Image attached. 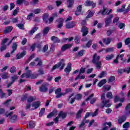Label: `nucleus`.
Listing matches in <instances>:
<instances>
[{
	"instance_id": "31",
	"label": "nucleus",
	"mask_w": 130,
	"mask_h": 130,
	"mask_svg": "<svg viewBox=\"0 0 130 130\" xmlns=\"http://www.w3.org/2000/svg\"><path fill=\"white\" fill-rule=\"evenodd\" d=\"M84 79H85V75H81V74H80L75 78V81H77V80H84Z\"/></svg>"
},
{
	"instance_id": "61",
	"label": "nucleus",
	"mask_w": 130,
	"mask_h": 130,
	"mask_svg": "<svg viewBox=\"0 0 130 130\" xmlns=\"http://www.w3.org/2000/svg\"><path fill=\"white\" fill-rule=\"evenodd\" d=\"M24 2L25 0H17L16 4L17 5H22Z\"/></svg>"
},
{
	"instance_id": "52",
	"label": "nucleus",
	"mask_w": 130,
	"mask_h": 130,
	"mask_svg": "<svg viewBox=\"0 0 130 130\" xmlns=\"http://www.w3.org/2000/svg\"><path fill=\"white\" fill-rule=\"evenodd\" d=\"M36 45H41V44H40L39 43L34 44L31 47V51H34Z\"/></svg>"
},
{
	"instance_id": "46",
	"label": "nucleus",
	"mask_w": 130,
	"mask_h": 130,
	"mask_svg": "<svg viewBox=\"0 0 130 130\" xmlns=\"http://www.w3.org/2000/svg\"><path fill=\"white\" fill-rule=\"evenodd\" d=\"M0 96L1 98H5V97H7V94L3 92V90L2 89H0Z\"/></svg>"
},
{
	"instance_id": "26",
	"label": "nucleus",
	"mask_w": 130,
	"mask_h": 130,
	"mask_svg": "<svg viewBox=\"0 0 130 130\" xmlns=\"http://www.w3.org/2000/svg\"><path fill=\"white\" fill-rule=\"evenodd\" d=\"M106 76H107V73H106V71H102L99 75V78H100V79H102V78H104L105 77H106Z\"/></svg>"
},
{
	"instance_id": "37",
	"label": "nucleus",
	"mask_w": 130,
	"mask_h": 130,
	"mask_svg": "<svg viewBox=\"0 0 130 130\" xmlns=\"http://www.w3.org/2000/svg\"><path fill=\"white\" fill-rule=\"evenodd\" d=\"M126 114H130V104H128L125 107Z\"/></svg>"
},
{
	"instance_id": "15",
	"label": "nucleus",
	"mask_w": 130,
	"mask_h": 130,
	"mask_svg": "<svg viewBox=\"0 0 130 130\" xmlns=\"http://www.w3.org/2000/svg\"><path fill=\"white\" fill-rule=\"evenodd\" d=\"M76 22L72 21V22H69L68 23H67L66 24V28L67 29H70L71 28H74V27H75V26H76Z\"/></svg>"
},
{
	"instance_id": "30",
	"label": "nucleus",
	"mask_w": 130,
	"mask_h": 130,
	"mask_svg": "<svg viewBox=\"0 0 130 130\" xmlns=\"http://www.w3.org/2000/svg\"><path fill=\"white\" fill-rule=\"evenodd\" d=\"M58 22H59V23L57 25V28H61L62 27V25H63L62 23L63 22V19H62V18H60L58 20Z\"/></svg>"
},
{
	"instance_id": "50",
	"label": "nucleus",
	"mask_w": 130,
	"mask_h": 130,
	"mask_svg": "<svg viewBox=\"0 0 130 130\" xmlns=\"http://www.w3.org/2000/svg\"><path fill=\"white\" fill-rule=\"evenodd\" d=\"M99 111V109H96L94 113H91V116L94 117V116H96L97 114H98V112Z\"/></svg>"
},
{
	"instance_id": "25",
	"label": "nucleus",
	"mask_w": 130,
	"mask_h": 130,
	"mask_svg": "<svg viewBox=\"0 0 130 130\" xmlns=\"http://www.w3.org/2000/svg\"><path fill=\"white\" fill-rule=\"evenodd\" d=\"M13 29V27L12 26H8L6 28L5 30L4 31V34H7L8 33H10L11 31Z\"/></svg>"
},
{
	"instance_id": "58",
	"label": "nucleus",
	"mask_w": 130,
	"mask_h": 130,
	"mask_svg": "<svg viewBox=\"0 0 130 130\" xmlns=\"http://www.w3.org/2000/svg\"><path fill=\"white\" fill-rule=\"evenodd\" d=\"M17 27H18V28L19 29H21V30H24V29H25V28L24 27V24H17Z\"/></svg>"
},
{
	"instance_id": "28",
	"label": "nucleus",
	"mask_w": 130,
	"mask_h": 130,
	"mask_svg": "<svg viewBox=\"0 0 130 130\" xmlns=\"http://www.w3.org/2000/svg\"><path fill=\"white\" fill-rule=\"evenodd\" d=\"M86 123H89V120H87L86 119H84L81 122V123L79 125V127H82V126H84Z\"/></svg>"
},
{
	"instance_id": "54",
	"label": "nucleus",
	"mask_w": 130,
	"mask_h": 130,
	"mask_svg": "<svg viewBox=\"0 0 130 130\" xmlns=\"http://www.w3.org/2000/svg\"><path fill=\"white\" fill-rule=\"evenodd\" d=\"M69 4L68 5V8H72L74 5V0H69Z\"/></svg>"
},
{
	"instance_id": "20",
	"label": "nucleus",
	"mask_w": 130,
	"mask_h": 130,
	"mask_svg": "<svg viewBox=\"0 0 130 130\" xmlns=\"http://www.w3.org/2000/svg\"><path fill=\"white\" fill-rule=\"evenodd\" d=\"M112 41V39L111 38L103 39V42L107 45L110 44Z\"/></svg>"
},
{
	"instance_id": "40",
	"label": "nucleus",
	"mask_w": 130,
	"mask_h": 130,
	"mask_svg": "<svg viewBox=\"0 0 130 130\" xmlns=\"http://www.w3.org/2000/svg\"><path fill=\"white\" fill-rule=\"evenodd\" d=\"M54 50H55V47L54 46L53 44H52L49 51V53L50 54L53 53V52H54Z\"/></svg>"
},
{
	"instance_id": "60",
	"label": "nucleus",
	"mask_w": 130,
	"mask_h": 130,
	"mask_svg": "<svg viewBox=\"0 0 130 130\" xmlns=\"http://www.w3.org/2000/svg\"><path fill=\"white\" fill-rule=\"evenodd\" d=\"M35 57V54H33L29 57L28 60L26 61V62L28 63V62H29L31 59H33V58H34Z\"/></svg>"
},
{
	"instance_id": "64",
	"label": "nucleus",
	"mask_w": 130,
	"mask_h": 130,
	"mask_svg": "<svg viewBox=\"0 0 130 130\" xmlns=\"http://www.w3.org/2000/svg\"><path fill=\"white\" fill-rule=\"evenodd\" d=\"M41 12V9H37L34 10V13H35V14H39V13H40Z\"/></svg>"
},
{
	"instance_id": "59",
	"label": "nucleus",
	"mask_w": 130,
	"mask_h": 130,
	"mask_svg": "<svg viewBox=\"0 0 130 130\" xmlns=\"http://www.w3.org/2000/svg\"><path fill=\"white\" fill-rule=\"evenodd\" d=\"M16 71H17V69L15 67H12L10 70V73H15Z\"/></svg>"
},
{
	"instance_id": "22",
	"label": "nucleus",
	"mask_w": 130,
	"mask_h": 130,
	"mask_svg": "<svg viewBox=\"0 0 130 130\" xmlns=\"http://www.w3.org/2000/svg\"><path fill=\"white\" fill-rule=\"evenodd\" d=\"M51 40H52V41H53L54 43H59V42H60V40H59V39L55 36L52 37L51 38Z\"/></svg>"
},
{
	"instance_id": "44",
	"label": "nucleus",
	"mask_w": 130,
	"mask_h": 130,
	"mask_svg": "<svg viewBox=\"0 0 130 130\" xmlns=\"http://www.w3.org/2000/svg\"><path fill=\"white\" fill-rule=\"evenodd\" d=\"M49 16V14H48V13H45L43 16V19L44 20V21H45V22L46 23H47V21H46V19L47 18H48V16Z\"/></svg>"
},
{
	"instance_id": "27",
	"label": "nucleus",
	"mask_w": 130,
	"mask_h": 130,
	"mask_svg": "<svg viewBox=\"0 0 130 130\" xmlns=\"http://www.w3.org/2000/svg\"><path fill=\"white\" fill-rule=\"evenodd\" d=\"M126 119V118L125 116H122V117H120L118 120V123H119V124H121L122 122H124V121H125V120Z\"/></svg>"
},
{
	"instance_id": "33",
	"label": "nucleus",
	"mask_w": 130,
	"mask_h": 130,
	"mask_svg": "<svg viewBox=\"0 0 130 130\" xmlns=\"http://www.w3.org/2000/svg\"><path fill=\"white\" fill-rule=\"evenodd\" d=\"M114 57V55L113 54H111V55H107L105 57V59L106 60H110L112 59Z\"/></svg>"
},
{
	"instance_id": "62",
	"label": "nucleus",
	"mask_w": 130,
	"mask_h": 130,
	"mask_svg": "<svg viewBox=\"0 0 130 130\" xmlns=\"http://www.w3.org/2000/svg\"><path fill=\"white\" fill-rule=\"evenodd\" d=\"M114 50V49L113 48H108L106 50V52H112V51H113Z\"/></svg>"
},
{
	"instance_id": "16",
	"label": "nucleus",
	"mask_w": 130,
	"mask_h": 130,
	"mask_svg": "<svg viewBox=\"0 0 130 130\" xmlns=\"http://www.w3.org/2000/svg\"><path fill=\"white\" fill-rule=\"evenodd\" d=\"M12 113H10L9 115H6V117H8V116H9L10 119V121H11V122H15V121H16V120L17 119V115H14L13 116H11V114H12Z\"/></svg>"
},
{
	"instance_id": "21",
	"label": "nucleus",
	"mask_w": 130,
	"mask_h": 130,
	"mask_svg": "<svg viewBox=\"0 0 130 130\" xmlns=\"http://www.w3.org/2000/svg\"><path fill=\"white\" fill-rule=\"evenodd\" d=\"M108 13V9L103 8V10H101L100 11V13L102 14V15H107Z\"/></svg>"
},
{
	"instance_id": "13",
	"label": "nucleus",
	"mask_w": 130,
	"mask_h": 130,
	"mask_svg": "<svg viewBox=\"0 0 130 130\" xmlns=\"http://www.w3.org/2000/svg\"><path fill=\"white\" fill-rule=\"evenodd\" d=\"M81 32H82V36H86L89 33V29L86 26H83L82 28Z\"/></svg>"
},
{
	"instance_id": "41",
	"label": "nucleus",
	"mask_w": 130,
	"mask_h": 130,
	"mask_svg": "<svg viewBox=\"0 0 130 130\" xmlns=\"http://www.w3.org/2000/svg\"><path fill=\"white\" fill-rule=\"evenodd\" d=\"M92 42H93V40H90L89 41H88L87 43L86 46H83V47H84V48L85 47H88V48L90 47L91 45H92Z\"/></svg>"
},
{
	"instance_id": "14",
	"label": "nucleus",
	"mask_w": 130,
	"mask_h": 130,
	"mask_svg": "<svg viewBox=\"0 0 130 130\" xmlns=\"http://www.w3.org/2000/svg\"><path fill=\"white\" fill-rule=\"evenodd\" d=\"M83 9V6L82 5H79L77 7V10L75 12V15L76 16H80L82 13V9Z\"/></svg>"
},
{
	"instance_id": "48",
	"label": "nucleus",
	"mask_w": 130,
	"mask_h": 130,
	"mask_svg": "<svg viewBox=\"0 0 130 130\" xmlns=\"http://www.w3.org/2000/svg\"><path fill=\"white\" fill-rule=\"evenodd\" d=\"M34 17V14L30 13L29 15H27V20L28 21H30L32 19V18Z\"/></svg>"
},
{
	"instance_id": "29",
	"label": "nucleus",
	"mask_w": 130,
	"mask_h": 130,
	"mask_svg": "<svg viewBox=\"0 0 130 130\" xmlns=\"http://www.w3.org/2000/svg\"><path fill=\"white\" fill-rule=\"evenodd\" d=\"M55 17H57V13H54L52 16L49 19V22L52 23L53 22V19L55 18Z\"/></svg>"
},
{
	"instance_id": "12",
	"label": "nucleus",
	"mask_w": 130,
	"mask_h": 130,
	"mask_svg": "<svg viewBox=\"0 0 130 130\" xmlns=\"http://www.w3.org/2000/svg\"><path fill=\"white\" fill-rule=\"evenodd\" d=\"M72 71V63H68L67 68L64 70V71L66 74H70V72Z\"/></svg>"
},
{
	"instance_id": "23",
	"label": "nucleus",
	"mask_w": 130,
	"mask_h": 130,
	"mask_svg": "<svg viewBox=\"0 0 130 130\" xmlns=\"http://www.w3.org/2000/svg\"><path fill=\"white\" fill-rule=\"evenodd\" d=\"M54 115H57V112L56 111H54L51 112L49 115H47V118H51L52 116H54Z\"/></svg>"
},
{
	"instance_id": "36",
	"label": "nucleus",
	"mask_w": 130,
	"mask_h": 130,
	"mask_svg": "<svg viewBox=\"0 0 130 130\" xmlns=\"http://www.w3.org/2000/svg\"><path fill=\"white\" fill-rule=\"evenodd\" d=\"M49 30H50V27H45L43 30L44 35H46V34H47L48 32H49Z\"/></svg>"
},
{
	"instance_id": "18",
	"label": "nucleus",
	"mask_w": 130,
	"mask_h": 130,
	"mask_svg": "<svg viewBox=\"0 0 130 130\" xmlns=\"http://www.w3.org/2000/svg\"><path fill=\"white\" fill-rule=\"evenodd\" d=\"M64 66H66V64H64V60L62 59L61 61L58 63V68H60V70H63Z\"/></svg>"
},
{
	"instance_id": "56",
	"label": "nucleus",
	"mask_w": 130,
	"mask_h": 130,
	"mask_svg": "<svg viewBox=\"0 0 130 130\" xmlns=\"http://www.w3.org/2000/svg\"><path fill=\"white\" fill-rule=\"evenodd\" d=\"M44 112H45V108H43L41 109L40 114H39V116H42L43 115Z\"/></svg>"
},
{
	"instance_id": "3",
	"label": "nucleus",
	"mask_w": 130,
	"mask_h": 130,
	"mask_svg": "<svg viewBox=\"0 0 130 130\" xmlns=\"http://www.w3.org/2000/svg\"><path fill=\"white\" fill-rule=\"evenodd\" d=\"M15 38H17V37H14L12 39V40L10 42V43H8V44H6V43H7V42H8V40H9V39H7V38L4 39L2 42V46L0 48L1 51H4V50H6V49H7V46H8V45H10V43H11L12 42V41H13V40H14V39H15Z\"/></svg>"
},
{
	"instance_id": "43",
	"label": "nucleus",
	"mask_w": 130,
	"mask_h": 130,
	"mask_svg": "<svg viewBox=\"0 0 130 130\" xmlns=\"http://www.w3.org/2000/svg\"><path fill=\"white\" fill-rule=\"evenodd\" d=\"M129 125H130V123L129 122H127L125 123L123 125V128H125L126 129H127V128H128V127H129Z\"/></svg>"
},
{
	"instance_id": "45",
	"label": "nucleus",
	"mask_w": 130,
	"mask_h": 130,
	"mask_svg": "<svg viewBox=\"0 0 130 130\" xmlns=\"http://www.w3.org/2000/svg\"><path fill=\"white\" fill-rule=\"evenodd\" d=\"M67 40H68L69 42H71V41H73V40H74V38L71 37L70 38H64L62 39V42H66V41H67Z\"/></svg>"
},
{
	"instance_id": "42",
	"label": "nucleus",
	"mask_w": 130,
	"mask_h": 130,
	"mask_svg": "<svg viewBox=\"0 0 130 130\" xmlns=\"http://www.w3.org/2000/svg\"><path fill=\"white\" fill-rule=\"evenodd\" d=\"M1 77L2 78L3 80H7V79H9V76L7 73H4L1 75Z\"/></svg>"
},
{
	"instance_id": "8",
	"label": "nucleus",
	"mask_w": 130,
	"mask_h": 130,
	"mask_svg": "<svg viewBox=\"0 0 130 130\" xmlns=\"http://www.w3.org/2000/svg\"><path fill=\"white\" fill-rule=\"evenodd\" d=\"M85 6L86 7H90L91 6L92 8H95L96 7V3H94L92 1H90V0H87L85 2Z\"/></svg>"
},
{
	"instance_id": "38",
	"label": "nucleus",
	"mask_w": 130,
	"mask_h": 130,
	"mask_svg": "<svg viewBox=\"0 0 130 130\" xmlns=\"http://www.w3.org/2000/svg\"><path fill=\"white\" fill-rule=\"evenodd\" d=\"M58 116L59 117H62V118H66V116H67V113H63V111H61L58 114Z\"/></svg>"
},
{
	"instance_id": "35",
	"label": "nucleus",
	"mask_w": 130,
	"mask_h": 130,
	"mask_svg": "<svg viewBox=\"0 0 130 130\" xmlns=\"http://www.w3.org/2000/svg\"><path fill=\"white\" fill-rule=\"evenodd\" d=\"M107 81L106 79H103L102 80H101L98 84V86L99 87H102V86L103 85H104V84H106Z\"/></svg>"
},
{
	"instance_id": "34",
	"label": "nucleus",
	"mask_w": 130,
	"mask_h": 130,
	"mask_svg": "<svg viewBox=\"0 0 130 130\" xmlns=\"http://www.w3.org/2000/svg\"><path fill=\"white\" fill-rule=\"evenodd\" d=\"M103 89L104 91H109L111 89V86L108 85H105L103 87Z\"/></svg>"
},
{
	"instance_id": "32",
	"label": "nucleus",
	"mask_w": 130,
	"mask_h": 130,
	"mask_svg": "<svg viewBox=\"0 0 130 130\" xmlns=\"http://www.w3.org/2000/svg\"><path fill=\"white\" fill-rule=\"evenodd\" d=\"M27 126L29 128H33V127H35V122L33 121L29 122Z\"/></svg>"
},
{
	"instance_id": "47",
	"label": "nucleus",
	"mask_w": 130,
	"mask_h": 130,
	"mask_svg": "<svg viewBox=\"0 0 130 130\" xmlns=\"http://www.w3.org/2000/svg\"><path fill=\"white\" fill-rule=\"evenodd\" d=\"M47 50H48V45H45L43 48V49L42 50V52H46V51H47Z\"/></svg>"
},
{
	"instance_id": "6",
	"label": "nucleus",
	"mask_w": 130,
	"mask_h": 130,
	"mask_svg": "<svg viewBox=\"0 0 130 130\" xmlns=\"http://www.w3.org/2000/svg\"><path fill=\"white\" fill-rule=\"evenodd\" d=\"M48 87H49V84L46 82L44 83L40 87L39 90L40 92L45 93V92H47L48 91V88H47Z\"/></svg>"
},
{
	"instance_id": "7",
	"label": "nucleus",
	"mask_w": 130,
	"mask_h": 130,
	"mask_svg": "<svg viewBox=\"0 0 130 130\" xmlns=\"http://www.w3.org/2000/svg\"><path fill=\"white\" fill-rule=\"evenodd\" d=\"M61 92V89L58 88L55 90V94H56V98H60L62 96H64L66 93H60Z\"/></svg>"
},
{
	"instance_id": "53",
	"label": "nucleus",
	"mask_w": 130,
	"mask_h": 130,
	"mask_svg": "<svg viewBox=\"0 0 130 130\" xmlns=\"http://www.w3.org/2000/svg\"><path fill=\"white\" fill-rule=\"evenodd\" d=\"M107 98H109V99H112V92L109 91L108 92L107 94Z\"/></svg>"
},
{
	"instance_id": "1",
	"label": "nucleus",
	"mask_w": 130,
	"mask_h": 130,
	"mask_svg": "<svg viewBox=\"0 0 130 130\" xmlns=\"http://www.w3.org/2000/svg\"><path fill=\"white\" fill-rule=\"evenodd\" d=\"M25 72L21 75V78H31V79H36L38 77V74H32V71L29 70V67H26L25 68Z\"/></svg>"
},
{
	"instance_id": "49",
	"label": "nucleus",
	"mask_w": 130,
	"mask_h": 130,
	"mask_svg": "<svg viewBox=\"0 0 130 130\" xmlns=\"http://www.w3.org/2000/svg\"><path fill=\"white\" fill-rule=\"evenodd\" d=\"M74 40L75 41V43L78 44L81 42V38L77 36L75 38Z\"/></svg>"
},
{
	"instance_id": "55",
	"label": "nucleus",
	"mask_w": 130,
	"mask_h": 130,
	"mask_svg": "<svg viewBox=\"0 0 130 130\" xmlns=\"http://www.w3.org/2000/svg\"><path fill=\"white\" fill-rule=\"evenodd\" d=\"M95 14L94 11H90L88 15H87V18H92V16Z\"/></svg>"
},
{
	"instance_id": "5",
	"label": "nucleus",
	"mask_w": 130,
	"mask_h": 130,
	"mask_svg": "<svg viewBox=\"0 0 130 130\" xmlns=\"http://www.w3.org/2000/svg\"><path fill=\"white\" fill-rule=\"evenodd\" d=\"M73 96H74V94H71L68 100L69 101H70L71 104H73V103L75 102V100H76H76H81V99H82V94H77L74 98H72Z\"/></svg>"
},
{
	"instance_id": "19",
	"label": "nucleus",
	"mask_w": 130,
	"mask_h": 130,
	"mask_svg": "<svg viewBox=\"0 0 130 130\" xmlns=\"http://www.w3.org/2000/svg\"><path fill=\"white\" fill-rule=\"evenodd\" d=\"M38 30V27H34L28 31V33L30 36H32V35H33V34H34V33H35Z\"/></svg>"
},
{
	"instance_id": "17",
	"label": "nucleus",
	"mask_w": 130,
	"mask_h": 130,
	"mask_svg": "<svg viewBox=\"0 0 130 130\" xmlns=\"http://www.w3.org/2000/svg\"><path fill=\"white\" fill-rule=\"evenodd\" d=\"M26 55V52L23 51L21 53H19L16 55V59H21V58H23L24 56Z\"/></svg>"
},
{
	"instance_id": "10",
	"label": "nucleus",
	"mask_w": 130,
	"mask_h": 130,
	"mask_svg": "<svg viewBox=\"0 0 130 130\" xmlns=\"http://www.w3.org/2000/svg\"><path fill=\"white\" fill-rule=\"evenodd\" d=\"M40 106V102H36L32 103L31 105L32 108L30 109V110H34V109H37L38 107Z\"/></svg>"
},
{
	"instance_id": "2",
	"label": "nucleus",
	"mask_w": 130,
	"mask_h": 130,
	"mask_svg": "<svg viewBox=\"0 0 130 130\" xmlns=\"http://www.w3.org/2000/svg\"><path fill=\"white\" fill-rule=\"evenodd\" d=\"M100 56H98L97 53H94L93 56L92 62L95 63V67L98 70L101 69V61H99Z\"/></svg>"
},
{
	"instance_id": "24",
	"label": "nucleus",
	"mask_w": 130,
	"mask_h": 130,
	"mask_svg": "<svg viewBox=\"0 0 130 130\" xmlns=\"http://www.w3.org/2000/svg\"><path fill=\"white\" fill-rule=\"evenodd\" d=\"M17 47H18V43H14L12 46L13 50L11 51V53H14L15 50H17Z\"/></svg>"
},
{
	"instance_id": "9",
	"label": "nucleus",
	"mask_w": 130,
	"mask_h": 130,
	"mask_svg": "<svg viewBox=\"0 0 130 130\" xmlns=\"http://www.w3.org/2000/svg\"><path fill=\"white\" fill-rule=\"evenodd\" d=\"M72 46H73L72 44H65L61 47V51H63V52L66 51V50H67V49H69L71 48V47H72Z\"/></svg>"
},
{
	"instance_id": "39",
	"label": "nucleus",
	"mask_w": 130,
	"mask_h": 130,
	"mask_svg": "<svg viewBox=\"0 0 130 130\" xmlns=\"http://www.w3.org/2000/svg\"><path fill=\"white\" fill-rule=\"evenodd\" d=\"M83 112V109L79 110L77 114L76 117L77 118H80L82 116V113Z\"/></svg>"
},
{
	"instance_id": "4",
	"label": "nucleus",
	"mask_w": 130,
	"mask_h": 130,
	"mask_svg": "<svg viewBox=\"0 0 130 130\" xmlns=\"http://www.w3.org/2000/svg\"><path fill=\"white\" fill-rule=\"evenodd\" d=\"M105 99V94H104L101 96V100L102 101L101 107H102V108L104 107H110V106H111V104L109 103V101H107L104 102Z\"/></svg>"
},
{
	"instance_id": "11",
	"label": "nucleus",
	"mask_w": 130,
	"mask_h": 130,
	"mask_svg": "<svg viewBox=\"0 0 130 130\" xmlns=\"http://www.w3.org/2000/svg\"><path fill=\"white\" fill-rule=\"evenodd\" d=\"M18 78L19 77H18L17 75L12 77V82L8 84L7 87L10 88V87H11V86H12V85H13V84L16 81V80H18Z\"/></svg>"
},
{
	"instance_id": "63",
	"label": "nucleus",
	"mask_w": 130,
	"mask_h": 130,
	"mask_svg": "<svg viewBox=\"0 0 130 130\" xmlns=\"http://www.w3.org/2000/svg\"><path fill=\"white\" fill-rule=\"evenodd\" d=\"M95 101H97V98H94L90 101V104H94Z\"/></svg>"
},
{
	"instance_id": "51",
	"label": "nucleus",
	"mask_w": 130,
	"mask_h": 130,
	"mask_svg": "<svg viewBox=\"0 0 130 130\" xmlns=\"http://www.w3.org/2000/svg\"><path fill=\"white\" fill-rule=\"evenodd\" d=\"M111 22V20H110V19L106 18L105 19L106 27H107V26H108V25L110 24Z\"/></svg>"
},
{
	"instance_id": "57",
	"label": "nucleus",
	"mask_w": 130,
	"mask_h": 130,
	"mask_svg": "<svg viewBox=\"0 0 130 130\" xmlns=\"http://www.w3.org/2000/svg\"><path fill=\"white\" fill-rule=\"evenodd\" d=\"M19 10H20V8H16V9L13 11V16H16L18 14V12H19Z\"/></svg>"
}]
</instances>
